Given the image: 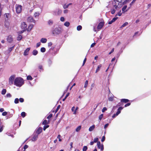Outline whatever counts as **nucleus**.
<instances>
[{"instance_id":"obj_44","label":"nucleus","mask_w":151,"mask_h":151,"mask_svg":"<svg viewBox=\"0 0 151 151\" xmlns=\"http://www.w3.org/2000/svg\"><path fill=\"white\" fill-rule=\"evenodd\" d=\"M87 149V147L86 146H84L83 149V151H86Z\"/></svg>"},{"instance_id":"obj_31","label":"nucleus","mask_w":151,"mask_h":151,"mask_svg":"<svg viewBox=\"0 0 151 151\" xmlns=\"http://www.w3.org/2000/svg\"><path fill=\"white\" fill-rule=\"evenodd\" d=\"M82 28V27L81 25H78L77 27V29L78 31L81 30Z\"/></svg>"},{"instance_id":"obj_2","label":"nucleus","mask_w":151,"mask_h":151,"mask_svg":"<svg viewBox=\"0 0 151 151\" xmlns=\"http://www.w3.org/2000/svg\"><path fill=\"white\" fill-rule=\"evenodd\" d=\"M24 80L21 77L16 78L14 81V85L16 86L20 87L24 84Z\"/></svg>"},{"instance_id":"obj_48","label":"nucleus","mask_w":151,"mask_h":151,"mask_svg":"<svg viewBox=\"0 0 151 151\" xmlns=\"http://www.w3.org/2000/svg\"><path fill=\"white\" fill-rule=\"evenodd\" d=\"M98 138H95L94 139L93 142H98Z\"/></svg>"},{"instance_id":"obj_29","label":"nucleus","mask_w":151,"mask_h":151,"mask_svg":"<svg viewBox=\"0 0 151 151\" xmlns=\"http://www.w3.org/2000/svg\"><path fill=\"white\" fill-rule=\"evenodd\" d=\"M38 53V51L36 50H34L32 52L33 54L34 55H36Z\"/></svg>"},{"instance_id":"obj_34","label":"nucleus","mask_w":151,"mask_h":151,"mask_svg":"<svg viewBox=\"0 0 151 151\" xmlns=\"http://www.w3.org/2000/svg\"><path fill=\"white\" fill-rule=\"evenodd\" d=\"M128 24V22H125L120 27V28H122V27L127 26Z\"/></svg>"},{"instance_id":"obj_10","label":"nucleus","mask_w":151,"mask_h":151,"mask_svg":"<svg viewBox=\"0 0 151 151\" xmlns=\"http://www.w3.org/2000/svg\"><path fill=\"white\" fill-rule=\"evenodd\" d=\"M27 3L29 4L31 7H34L35 6V2L32 0H29L27 1Z\"/></svg>"},{"instance_id":"obj_8","label":"nucleus","mask_w":151,"mask_h":151,"mask_svg":"<svg viewBox=\"0 0 151 151\" xmlns=\"http://www.w3.org/2000/svg\"><path fill=\"white\" fill-rule=\"evenodd\" d=\"M123 107H119L117 110V111L116 114H114L112 116V117L114 118L116 116H118L120 113L121 111L122 110Z\"/></svg>"},{"instance_id":"obj_50","label":"nucleus","mask_w":151,"mask_h":151,"mask_svg":"<svg viewBox=\"0 0 151 151\" xmlns=\"http://www.w3.org/2000/svg\"><path fill=\"white\" fill-rule=\"evenodd\" d=\"M52 116V114H50L47 117V118L49 119H50Z\"/></svg>"},{"instance_id":"obj_35","label":"nucleus","mask_w":151,"mask_h":151,"mask_svg":"<svg viewBox=\"0 0 151 151\" xmlns=\"http://www.w3.org/2000/svg\"><path fill=\"white\" fill-rule=\"evenodd\" d=\"M81 128V126H79L76 129V131L77 132L79 131Z\"/></svg>"},{"instance_id":"obj_15","label":"nucleus","mask_w":151,"mask_h":151,"mask_svg":"<svg viewBox=\"0 0 151 151\" xmlns=\"http://www.w3.org/2000/svg\"><path fill=\"white\" fill-rule=\"evenodd\" d=\"M38 137V134L34 135L32 137L31 140L33 141H36Z\"/></svg>"},{"instance_id":"obj_43","label":"nucleus","mask_w":151,"mask_h":151,"mask_svg":"<svg viewBox=\"0 0 151 151\" xmlns=\"http://www.w3.org/2000/svg\"><path fill=\"white\" fill-rule=\"evenodd\" d=\"M108 99L109 101H112L113 100L114 98L113 96L110 97Z\"/></svg>"},{"instance_id":"obj_13","label":"nucleus","mask_w":151,"mask_h":151,"mask_svg":"<svg viewBox=\"0 0 151 151\" xmlns=\"http://www.w3.org/2000/svg\"><path fill=\"white\" fill-rule=\"evenodd\" d=\"M30 48L29 47L27 48L24 51V55H27L28 54L30 50Z\"/></svg>"},{"instance_id":"obj_30","label":"nucleus","mask_w":151,"mask_h":151,"mask_svg":"<svg viewBox=\"0 0 151 151\" xmlns=\"http://www.w3.org/2000/svg\"><path fill=\"white\" fill-rule=\"evenodd\" d=\"M117 15H116L115 16V17L112 20L114 22H115L118 18L117 17Z\"/></svg>"},{"instance_id":"obj_42","label":"nucleus","mask_w":151,"mask_h":151,"mask_svg":"<svg viewBox=\"0 0 151 151\" xmlns=\"http://www.w3.org/2000/svg\"><path fill=\"white\" fill-rule=\"evenodd\" d=\"M2 10V8L1 7V4L0 3V17H1Z\"/></svg>"},{"instance_id":"obj_7","label":"nucleus","mask_w":151,"mask_h":151,"mask_svg":"<svg viewBox=\"0 0 151 151\" xmlns=\"http://www.w3.org/2000/svg\"><path fill=\"white\" fill-rule=\"evenodd\" d=\"M27 20L28 22H33L35 23V20L33 19L32 17L31 16H28L27 18Z\"/></svg>"},{"instance_id":"obj_19","label":"nucleus","mask_w":151,"mask_h":151,"mask_svg":"<svg viewBox=\"0 0 151 151\" xmlns=\"http://www.w3.org/2000/svg\"><path fill=\"white\" fill-rule=\"evenodd\" d=\"M95 128V125H92L89 128V132H91Z\"/></svg>"},{"instance_id":"obj_33","label":"nucleus","mask_w":151,"mask_h":151,"mask_svg":"<svg viewBox=\"0 0 151 151\" xmlns=\"http://www.w3.org/2000/svg\"><path fill=\"white\" fill-rule=\"evenodd\" d=\"M88 81L87 80L86 81L84 84V88H86L87 87L88 85Z\"/></svg>"},{"instance_id":"obj_52","label":"nucleus","mask_w":151,"mask_h":151,"mask_svg":"<svg viewBox=\"0 0 151 151\" xmlns=\"http://www.w3.org/2000/svg\"><path fill=\"white\" fill-rule=\"evenodd\" d=\"M106 110H107V108L106 107H104L102 109V111L103 112H104L105 111H106Z\"/></svg>"},{"instance_id":"obj_59","label":"nucleus","mask_w":151,"mask_h":151,"mask_svg":"<svg viewBox=\"0 0 151 151\" xmlns=\"http://www.w3.org/2000/svg\"><path fill=\"white\" fill-rule=\"evenodd\" d=\"M28 147V146L27 145H25L24 147V150L26 149Z\"/></svg>"},{"instance_id":"obj_40","label":"nucleus","mask_w":151,"mask_h":151,"mask_svg":"<svg viewBox=\"0 0 151 151\" xmlns=\"http://www.w3.org/2000/svg\"><path fill=\"white\" fill-rule=\"evenodd\" d=\"M21 115L22 117H24L26 115V113L24 112H22L21 114Z\"/></svg>"},{"instance_id":"obj_24","label":"nucleus","mask_w":151,"mask_h":151,"mask_svg":"<svg viewBox=\"0 0 151 151\" xmlns=\"http://www.w3.org/2000/svg\"><path fill=\"white\" fill-rule=\"evenodd\" d=\"M101 65H100L98 66L96 70V73H97L100 69L101 68Z\"/></svg>"},{"instance_id":"obj_16","label":"nucleus","mask_w":151,"mask_h":151,"mask_svg":"<svg viewBox=\"0 0 151 151\" xmlns=\"http://www.w3.org/2000/svg\"><path fill=\"white\" fill-rule=\"evenodd\" d=\"M47 39L45 38H42L40 40V42L43 43H45L47 42Z\"/></svg>"},{"instance_id":"obj_18","label":"nucleus","mask_w":151,"mask_h":151,"mask_svg":"<svg viewBox=\"0 0 151 151\" xmlns=\"http://www.w3.org/2000/svg\"><path fill=\"white\" fill-rule=\"evenodd\" d=\"M12 36L9 35L8 36L7 38V40L9 42H11L12 41Z\"/></svg>"},{"instance_id":"obj_46","label":"nucleus","mask_w":151,"mask_h":151,"mask_svg":"<svg viewBox=\"0 0 151 151\" xmlns=\"http://www.w3.org/2000/svg\"><path fill=\"white\" fill-rule=\"evenodd\" d=\"M49 127V125H46V126H45L44 127V128H43V130H45V129L48 128Z\"/></svg>"},{"instance_id":"obj_60","label":"nucleus","mask_w":151,"mask_h":151,"mask_svg":"<svg viewBox=\"0 0 151 151\" xmlns=\"http://www.w3.org/2000/svg\"><path fill=\"white\" fill-rule=\"evenodd\" d=\"M52 45V43L51 42H49L48 44V46L49 47L51 46Z\"/></svg>"},{"instance_id":"obj_9","label":"nucleus","mask_w":151,"mask_h":151,"mask_svg":"<svg viewBox=\"0 0 151 151\" xmlns=\"http://www.w3.org/2000/svg\"><path fill=\"white\" fill-rule=\"evenodd\" d=\"M39 10L38 11L35 12L34 14V16L35 18H36L38 17L40 15L41 12V8H38Z\"/></svg>"},{"instance_id":"obj_26","label":"nucleus","mask_w":151,"mask_h":151,"mask_svg":"<svg viewBox=\"0 0 151 151\" xmlns=\"http://www.w3.org/2000/svg\"><path fill=\"white\" fill-rule=\"evenodd\" d=\"M38 68L39 69L40 72L43 70V68H42V66L41 65H39L38 66Z\"/></svg>"},{"instance_id":"obj_54","label":"nucleus","mask_w":151,"mask_h":151,"mask_svg":"<svg viewBox=\"0 0 151 151\" xmlns=\"http://www.w3.org/2000/svg\"><path fill=\"white\" fill-rule=\"evenodd\" d=\"M42 124H47V121L46 120H44L42 122Z\"/></svg>"},{"instance_id":"obj_37","label":"nucleus","mask_w":151,"mask_h":151,"mask_svg":"<svg viewBox=\"0 0 151 151\" xmlns=\"http://www.w3.org/2000/svg\"><path fill=\"white\" fill-rule=\"evenodd\" d=\"M41 51L42 52H44L45 51V49L44 47H42L40 49Z\"/></svg>"},{"instance_id":"obj_38","label":"nucleus","mask_w":151,"mask_h":151,"mask_svg":"<svg viewBox=\"0 0 151 151\" xmlns=\"http://www.w3.org/2000/svg\"><path fill=\"white\" fill-rule=\"evenodd\" d=\"M19 99L18 98H16L15 99L14 102L15 104H18L19 103Z\"/></svg>"},{"instance_id":"obj_41","label":"nucleus","mask_w":151,"mask_h":151,"mask_svg":"<svg viewBox=\"0 0 151 151\" xmlns=\"http://www.w3.org/2000/svg\"><path fill=\"white\" fill-rule=\"evenodd\" d=\"M22 38V36L21 35H19L18 36L17 38V40H21Z\"/></svg>"},{"instance_id":"obj_53","label":"nucleus","mask_w":151,"mask_h":151,"mask_svg":"<svg viewBox=\"0 0 151 151\" xmlns=\"http://www.w3.org/2000/svg\"><path fill=\"white\" fill-rule=\"evenodd\" d=\"M7 114V112L6 111L2 113V115L3 116H6Z\"/></svg>"},{"instance_id":"obj_27","label":"nucleus","mask_w":151,"mask_h":151,"mask_svg":"<svg viewBox=\"0 0 151 151\" xmlns=\"http://www.w3.org/2000/svg\"><path fill=\"white\" fill-rule=\"evenodd\" d=\"M71 4H71V3H70L68 4H65L64 5V6H63V8L65 9L67 8Z\"/></svg>"},{"instance_id":"obj_23","label":"nucleus","mask_w":151,"mask_h":151,"mask_svg":"<svg viewBox=\"0 0 151 151\" xmlns=\"http://www.w3.org/2000/svg\"><path fill=\"white\" fill-rule=\"evenodd\" d=\"M121 101L124 103H127L129 101V100L126 99H122L121 100Z\"/></svg>"},{"instance_id":"obj_47","label":"nucleus","mask_w":151,"mask_h":151,"mask_svg":"<svg viewBox=\"0 0 151 151\" xmlns=\"http://www.w3.org/2000/svg\"><path fill=\"white\" fill-rule=\"evenodd\" d=\"M105 137L104 136H103L102 138V139H101V141L102 142H103L105 141Z\"/></svg>"},{"instance_id":"obj_4","label":"nucleus","mask_w":151,"mask_h":151,"mask_svg":"<svg viewBox=\"0 0 151 151\" xmlns=\"http://www.w3.org/2000/svg\"><path fill=\"white\" fill-rule=\"evenodd\" d=\"M15 78V75H12L9 77V85L14 84V81Z\"/></svg>"},{"instance_id":"obj_14","label":"nucleus","mask_w":151,"mask_h":151,"mask_svg":"<svg viewBox=\"0 0 151 151\" xmlns=\"http://www.w3.org/2000/svg\"><path fill=\"white\" fill-rule=\"evenodd\" d=\"M21 27L22 29H25L27 27V25L25 22H23L21 23Z\"/></svg>"},{"instance_id":"obj_21","label":"nucleus","mask_w":151,"mask_h":151,"mask_svg":"<svg viewBox=\"0 0 151 151\" xmlns=\"http://www.w3.org/2000/svg\"><path fill=\"white\" fill-rule=\"evenodd\" d=\"M33 26H34V25L33 24H30L28 27V31H30V30L33 28Z\"/></svg>"},{"instance_id":"obj_32","label":"nucleus","mask_w":151,"mask_h":151,"mask_svg":"<svg viewBox=\"0 0 151 151\" xmlns=\"http://www.w3.org/2000/svg\"><path fill=\"white\" fill-rule=\"evenodd\" d=\"M33 79V78L32 77V76H28L27 77V80H32Z\"/></svg>"},{"instance_id":"obj_28","label":"nucleus","mask_w":151,"mask_h":151,"mask_svg":"<svg viewBox=\"0 0 151 151\" xmlns=\"http://www.w3.org/2000/svg\"><path fill=\"white\" fill-rule=\"evenodd\" d=\"M4 127L3 125L0 124V132H2L3 130V128Z\"/></svg>"},{"instance_id":"obj_25","label":"nucleus","mask_w":151,"mask_h":151,"mask_svg":"<svg viewBox=\"0 0 151 151\" xmlns=\"http://www.w3.org/2000/svg\"><path fill=\"white\" fill-rule=\"evenodd\" d=\"M70 24V23L68 22H66L64 24V25L66 27H68Z\"/></svg>"},{"instance_id":"obj_39","label":"nucleus","mask_w":151,"mask_h":151,"mask_svg":"<svg viewBox=\"0 0 151 151\" xmlns=\"http://www.w3.org/2000/svg\"><path fill=\"white\" fill-rule=\"evenodd\" d=\"M14 48V47H11L9 48L8 50V51L9 52H10L12 50H13V49Z\"/></svg>"},{"instance_id":"obj_57","label":"nucleus","mask_w":151,"mask_h":151,"mask_svg":"<svg viewBox=\"0 0 151 151\" xmlns=\"http://www.w3.org/2000/svg\"><path fill=\"white\" fill-rule=\"evenodd\" d=\"M122 14V13H121V11L119 12H118L117 14L116 15H117V16H121Z\"/></svg>"},{"instance_id":"obj_36","label":"nucleus","mask_w":151,"mask_h":151,"mask_svg":"<svg viewBox=\"0 0 151 151\" xmlns=\"http://www.w3.org/2000/svg\"><path fill=\"white\" fill-rule=\"evenodd\" d=\"M6 92V90L5 89H3L1 92V94L2 95H4Z\"/></svg>"},{"instance_id":"obj_12","label":"nucleus","mask_w":151,"mask_h":151,"mask_svg":"<svg viewBox=\"0 0 151 151\" xmlns=\"http://www.w3.org/2000/svg\"><path fill=\"white\" fill-rule=\"evenodd\" d=\"M104 25V23L103 22H101L98 24L97 28L98 29H101Z\"/></svg>"},{"instance_id":"obj_11","label":"nucleus","mask_w":151,"mask_h":151,"mask_svg":"<svg viewBox=\"0 0 151 151\" xmlns=\"http://www.w3.org/2000/svg\"><path fill=\"white\" fill-rule=\"evenodd\" d=\"M127 5H124L123 8L122 9V12L124 13L126 12H127L128 11V10H129V8L128 9H126L127 8Z\"/></svg>"},{"instance_id":"obj_62","label":"nucleus","mask_w":151,"mask_h":151,"mask_svg":"<svg viewBox=\"0 0 151 151\" xmlns=\"http://www.w3.org/2000/svg\"><path fill=\"white\" fill-rule=\"evenodd\" d=\"M109 126V124H106L104 126V128L105 129H106V128L108 127Z\"/></svg>"},{"instance_id":"obj_64","label":"nucleus","mask_w":151,"mask_h":151,"mask_svg":"<svg viewBox=\"0 0 151 151\" xmlns=\"http://www.w3.org/2000/svg\"><path fill=\"white\" fill-rule=\"evenodd\" d=\"M68 10L67 9H65L63 11V12L64 14H66L68 13Z\"/></svg>"},{"instance_id":"obj_49","label":"nucleus","mask_w":151,"mask_h":151,"mask_svg":"<svg viewBox=\"0 0 151 151\" xmlns=\"http://www.w3.org/2000/svg\"><path fill=\"white\" fill-rule=\"evenodd\" d=\"M19 101L20 102L22 103L24 101V99H23L22 98H20L19 99Z\"/></svg>"},{"instance_id":"obj_51","label":"nucleus","mask_w":151,"mask_h":151,"mask_svg":"<svg viewBox=\"0 0 151 151\" xmlns=\"http://www.w3.org/2000/svg\"><path fill=\"white\" fill-rule=\"evenodd\" d=\"M103 114H101L99 116V119L100 120H101L103 117Z\"/></svg>"},{"instance_id":"obj_5","label":"nucleus","mask_w":151,"mask_h":151,"mask_svg":"<svg viewBox=\"0 0 151 151\" xmlns=\"http://www.w3.org/2000/svg\"><path fill=\"white\" fill-rule=\"evenodd\" d=\"M16 12L18 14L20 13L22 10V6L20 5H16Z\"/></svg>"},{"instance_id":"obj_61","label":"nucleus","mask_w":151,"mask_h":151,"mask_svg":"<svg viewBox=\"0 0 151 151\" xmlns=\"http://www.w3.org/2000/svg\"><path fill=\"white\" fill-rule=\"evenodd\" d=\"M4 16L6 18H8L9 16V14H5Z\"/></svg>"},{"instance_id":"obj_22","label":"nucleus","mask_w":151,"mask_h":151,"mask_svg":"<svg viewBox=\"0 0 151 151\" xmlns=\"http://www.w3.org/2000/svg\"><path fill=\"white\" fill-rule=\"evenodd\" d=\"M47 23L49 25H51L53 23V21L51 20H49L48 21Z\"/></svg>"},{"instance_id":"obj_58","label":"nucleus","mask_w":151,"mask_h":151,"mask_svg":"<svg viewBox=\"0 0 151 151\" xmlns=\"http://www.w3.org/2000/svg\"><path fill=\"white\" fill-rule=\"evenodd\" d=\"M60 20L62 22H63L65 20V19L64 17H61L60 18Z\"/></svg>"},{"instance_id":"obj_20","label":"nucleus","mask_w":151,"mask_h":151,"mask_svg":"<svg viewBox=\"0 0 151 151\" xmlns=\"http://www.w3.org/2000/svg\"><path fill=\"white\" fill-rule=\"evenodd\" d=\"M71 111L73 112V114H76V112L75 110V106H73L71 108Z\"/></svg>"},{"instance_id":"obj_56","label":"nucleus","mask_w":151,"mask_h":151,"mask_svg":"<svg viewBox=\"0 0 151 151\" xmlns=\"http://www.w3.org/2000/svg\"><path fill=\"white\" fill-rule=\"evenodd\" d=\"M6 96L7 97H11V95L10 94L8 93L6 94Z\"/></svg>"},{"instance_id":"obj_3","label":"nucleus","mask_w":151,"mask_h":151,"mask_svg":"<svg viewBox=\"0 0 151 151\" xmlns=\"http://www.w3.org/2000/svg\"><path fill=\"white\" fill-rule=\"evenodd\" d=\"M62 29L61 27H58L55 28L52 31V33L54 35H58L62 32Z\"/></svg>"},{"instance_id":"obj_1","label":"nucleus","mask_w":151,"mask_h":151,"mask_svg":"<svg viewBox=\"0 0 151 151\" xmlns=\"http://www.w3.org/2000/svg\"><path fill=\"white\" fill-rule=\"evenodd\" d=\"M131 0H126L123 2H119L116 0H114L110 2L108 6L111 8V13L114 14L116 10H119L122 6L123 4L129 2Z\"/></svg>"},{"instance_id":"obj_45","label":"nucleus","mask_w":151,"mask_h":151,"mask_svg":"<svg viewBox=\"0 0 151 151\" xmlns=\"http://www.w3.org/2000/svg\"><path fill=\"white\" fill-rule=\"evenodd\" d=\"M60 137L61 136L60 134H59L57 137V138L59 139V141L60 142H61L62 140L60 138Z\"/></svg>"},{"instance_id":"obj_63","label":"nucleus","mask_w":151,"mask_h":151,"mask_svg":"<svg viewBox=\"0 0 151 151\" xmlns=\"http://www.w3.org/2000/svg\"><path fill=\"white\" fill-rule=\"evenodd\" d=\"M130 105V103H127V104H125L124 105V107H127V106H129Z\"/></svg>"},{"instance_id":"obj_17","label":"nucleus","mask_w":151,"mask_h":151,"mask_svg":"<svg viewBox=\"0 0 151 151\" xmlns=\"http://www.w3.org/2000/svg\"><path fill=\"white\" fill-rule=\"evenodd\" d=\"M42 128L41 127H39L37 129L36 133L38 134H40L42 132Z\"/></svg>"},{"instance_id":"obj_6","label":"nucleus","mask_w":151,"mask_h":151,"mask_svg":"<svg viewBox=\"0 0 151 151\" xmlns=\"http://www.w3.org/2000/svg\"><path fill=\"white\" fill-rule=\"evenodd\" d=\"M97 145L98 148L100 149L101 151H103L104 150V145L103 144H101L100 141H98L97 142Z\"/></svg>"},{"instance_id":"obj_55","label":"nucleus","mask_w":151,"mask_h":151,"mask_svg":"<svg viewBox=\"0 0 151 151\" xmlns=\"http://www.w3.org/2000/svg\"><path fill=\"white\" fill-rule=\"evenodd\" d=\"M41 45V43L40 42H39L37 43L36 44V47H37L40 46Z\"/></svg>"}]
</instances>
